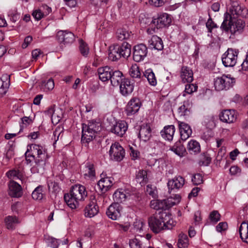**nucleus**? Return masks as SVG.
<instances>
[{
    "label": "nucleus",
    "instance_id": "f257e3e1",
    "mask_svg": "<svg viewBox=\"0 0 248 248\" xmlns=\"http://www.w3.org/2000/svg\"><path fill=\"white\" fill-rule=\"evenodd\" d=\"M30 150L31 153V155L29 149L25 154H28V156L30 155L34 158V165L31 168V171L34 173L42 172L48 157L46 150L43 146L35 144L30 146Z\"/></svg>",
    "mask_w": 248,
    "mask_h": 248
},
{
    "label": "nucleus",
    "instance_id": "f03ea898",
    "mask_svg": "<svg viewBox=\"0 0 248 248\" xmlns=\"http://www.w3.org/2000/svg\"><path fill=\"white\" fill-rule=\"evenodd\" d=\"M87 196V192L84 186L76 185L73 186L69 193L65 194L64 199L67 205L72 209L77 208L79 202L84 200Z\"/></svg>",
    "mask_w": 248,
    "mask_h": 248
},
{
    "label": "nucleus",
    "instance_id": "7ed1b4c3",
    "mask_svg": "<svg viewBox=\"0 0 248 248\" xmlns=\"http://www.w3.org/2000/svg\"><path fill=\"white\" fill-rule=\"evenodd\" d=\"M235 18V16L232 17L230 13L226 12L224 14L223 21L220 29L226 32L230 31L232 34L241 32L245 26V23L241 19Z\"/></svg>",
    "mask_w": 248,
    "mask_h": 248
},
{
    "label": "nucleus",
    "instance_id": "20e7f679",
    "mask_svg": "<svg viewBox=\"0 0 248 248\" xmlns=\"http://www.w3.org/2000/svg\"><path fill=\"white\" fill-rule=\"evenodd\" d=\"M167 218L166 211H160L149 217L148 224L150 229L155 233H158L164 230V219Z\"/></svg>",
    "mask_w": 248,
    "mask_h": 248
},
{
    "label": "nucleus",
    "instance_id": "39448f33",
    "mask_svg": "<svg viewBox=\"0 0 248 248\" xmlns=\"http://www.w3.org/2000/svg\"><path fill=\"white\" fill-rule=\"evenodd\" d=\"M140 20L141 23L145 24L151 22L153 25L156 27V29H160L165 26H168L171 23V19L170 16L166 13H163L158 15L156 18H154L152 20L149 18H146L145 20L142 18V15L140 16Z\"/></svg>",
    "mask_w": 248,
    "mask_h": 248
},
{
    "label": "nucleus",
    "instance_id": "423d86ee",
    "mask_svg": "<svg viewBox=\"0 0 248 248\" xmlns=\"http://www.w3.org/2000/svg\"><path fill=\"white\" fill-rule=\"evenodd\" d=\"M235 82L234 78L230 75H223L214 79V86L217 91L228 90L232 87Z\"/></svg>",
    "mask_w": 248,
    "mask_h": 248
},
{
    "label": "nucleus",
    "instance_id": "0eeeda50",
    "mask_svg": "<svg viewBox=\"0 0 248 248\" xmlns=\"http://www.w3.org/2000/svg\"><path fill=\"white\" fill-rule=\"evenodd\" d=\"M238 51L232 48H228L223 55L222 61L225 67H233L236 63Z\"/></svg>",
    "mask_w": 248,
    "mask_h": 248
},
{
    "label": "nucleus",
    "instance_id": "6e6552de",
    "mask_svg": "<svg viewBox=\"0 0 248 248\" xmlns=\"http://www.w3.org/2000/svg\"><path fill=\"white\" fill-rule=\"evenodd\" d=\"M109 153L111 159L116 161H121L125 155L124 150L118 142L111 145Z\"/></svg>",
    "mask_w": 248,
    "mask_h": 248
},
{
    "label": "nucleus",
    "instance_id": "1a4fd4ad",
    "mask_svg": "<svg viewBox=\"0 0 248 248\" xmlns=\"http://www.w3.org/2000/svg\"><path fill=\"white\" fill-rule=\"evenodd\" d=\"M148 54V48L146 45L140 44L133 48V58L136 62L143 61Z\"/></svg>",
    "mask_w": 248,
    "mask_h": 248
},
{
    "label": "nucleus",
    "instance_id": "9d476101",
    "mask_svg": "<svg viewBox=\"0 0 248 248\" xmlns=\"http://www.w3.org/2000/svg\"><path fill=\"white\" fill-rule=\"evenodd\" d=\"M141 106V103L140 99L134 97L128 103L126 107V113L127 115L131 116L138 112Z\"/></svg>",
    "mask_w": 248,
    "mask_h": 248
},
{
    "label": "nucleus",
    "instance_id": "9b49d317",
    "mask_svg": "<svg viewBox=\"0 0 248 248\" xmlns=\"http://www.w3.org/2000/svg\"><path fill=\"white\" fill-rule=\"evenodd\" d=\"M127 128V124L124 121H120L111 127L110 131L116 135L122 137L125 133Z\"/></svg>",
    "mask_w": 248,
    "mask_h": 248
},
{
    "label": "nucleus",
    "instance_id": "f8f14e48",
    "mask_svg": "<svg viewBox=\"0 0 248 248\" xmlns=\"http://www.w3.org/2000/svg\"><path fill=\"white\" fill-rule=\"evenodd\" d=\"M57 37L59 41L64 44H72L74 42L75 38L74 34L67 31H59L57 33Z\"/></svg>",
    "mask_w": 248,
    "mask_h": 248
},
{
    "label": "nucleus",
    "instance_id": "ddd939ff",
    "mask_svg": "<svg viewBox=\"0 0 248 248\" xmlns=\"http://www.w3.org/2000/svg\"><path fill=\"white\" fill-rule=\"evenodd\" d=\"M121 206L118 203H112L108 208L106 214L112 220H117L121 217Z\"/></svg>",
    "mask_w": 248,
    "mask_h": 248
},
{
    "label": "nucleus",
    "instance_id": "4468645a",
    "mask_svg": "<svg viewBox=\"0 0 248 248\" xmlns=\"http://www.w3.org/2000/svg\"><path fill=\"white\" fill-rule=\"evenodd\" d=\"M178 123L181 139L185 141L191 136L192 132V129L190 126L185 122L178 121Z\"/></svg>",
    "mask_w": 248,
    "mask_h": 248
},
{
    "label": "nucleus",
    "instance_id": "2eb2a0df",
    "mask_svg": "<svg viewBox=\"0 0 248 248\" xmlns=\"http://www.w3.org/2000/svg\"><path fill=\"white\" fill-rule=\"evenodd\" d=\"M230 14L233 17L236 16H246L248 14V10L243 6L240 5L237 2H233L230 8Z\"/></svg>",
    "mask_w": 248,
    "mask_h": 248
},
{
    "label": "nucleus",
    "instance_id": "dca6fc26",
    "mask_svg": "<svg viewBox=\"0 0 248 248\" xmlns=\"http://www.w3.org/2000/svg\"><path fill=\"white\" fill-rule=\"evenodd\" d=\"M170 202V200H168L167 199L163 200H153L150 202V207L155 210L162 209V211H166L167 209L170 208V205L171 202Z\"/></svg>",
    "mask_w": 248,
    "mask_h": 248
},
{
    "label": "nucleus",
    "instance_id": "f3484780",
    "mask_svg": "<svg viewBox=\"0 0 248 248\" xmlns=\"http://www.w3.org/2000/svg\"><path fill=\"white\" fill-rule=\"evenodd\" d=\"M221 121L226 123H232L236 119V115L234 110L226 109L223 110L219 115Z\"/></svg>",
    "mask_w": 248,
    "mask_h": 248
},
{
    "label": "nucleus",
    "instance_id": "a211bd4d",
    "mask_svg": "<svg viewBox=\"0 0 248 248\" xmlns=\"http://www.w3.org/2000/svg\"><path fill=\"white\" fill-rule=\"evenodd\" d=\"M85 216L86 217H92L96 215L99 212V207L96 201L93 199L85 208Z\"/></svg>",
    "mask_w": 248,
    "mask_h": 248
},
{
    "label": "nucleus",
    "instance_id": "6ab92c4d",
    "mask_svg": "<svg viewBox=\"0 0 248 248\" xmlns=\"http://www.w3.org/2000/svg\"><path fill=\"white\" fill-rule=\"evenodd\" d=\"M82 173L85 179L94 180L95 177V170L93 164L87 162L83 167Z\"/></svg>",
    "mask_w": 248,
    "mask_h": 248
},
{
    "label": "nucleus",
    "instance_id": "aec40b11",
    "mask_svg": "<svg viewBox=\"0 0 248 248\" xmlns=\"http://www.w3.org/2000/svg\"><path fill=\"white\" fill-rule=\"evenodd\" d=\"M101 179L98 182L97 185L102 191H106L113 184L114 179L111 177H105L103 173L101 174Z\"/></svg>",
    "mask_w": 248,
    "mask_h": 248
},
{
    "label": "nucleus",
    "instance_id": "412c9836",
    "mask_svg": "<svg viewBox=\"0 0 248 248\" xmlns=\"http://www.w3.org/2000/svg\"><path fill=\"white\" fill-rule=\"evenodd\" d=\"M185 183L184 178L181 176H178L169 180L167 185L169 190H178L183 187Z\"/></svg>",
    "mask_w": 248,
    "mask_h": 248
},
{
    "label": "nucleus",
    "instance_id": "4be33fe9",
    "mask_svg": "<svg viewBox=\"0 0 248 248\" xmlns=\"http://www.w3.org/2000/svg\"><path fill=\"white\" fill-rule=\"evenodd\" d=\"M9 194L12 197H20L22 194V188L20 185L14 181L9 184Z\"/></svg>",
    "mask_w": 248,
    "mask_h": 248
},
{
    "label": "nucleus",
    "instance_id": "5701e85b",
    "mask_svg": "<svg viewBox=\"0 0 248 248\" xmlns=\"http://www.w3.org/2000/svg\"><path fill=\"white\" fill-rule=\"evenodd\" d=\"M133 89L134 85L128 79H124L123 82L120 84V92L124 96L131 94Z\"/></svg>",
    "mask_w": 248,
    "mask_h": 248
},
{
    "label": "nucleus",
    "instance_id": "b1692460",
    "mask_svg": "<svg viewBox=\"0 0 248 248\" xmlns=\"http://www.w3.org/2000/svg\"><path fill=\"white\" fill-rule=\"evenodd\" d=\"M96 136L93 132L88 129L86 127V124H83L82 127L81 142L88 143L91 141Z\"/></svg>",
    "mask_w": 248,
    "mask_h": 248
},
{
    "label": "nucleus",
    "instance_id": "393cba45",
    "mask_svg": "<svg viewBox=\"0 0 248 248\" xmlns=\"http://www.w3.org/2000/svg\"><path fill=\"white\" fill-rule=\"evenodd\" d=\"M113 69L109 66H104L98 69V74L99 79L103 82L109 80Z\"/></svg>",
    "mask_w": 248,
    "mask_h": 248
},
{
    "label": "nucleus",
    "instance_id": "a878e982",
    "mask_svg": "<svg viewBox=\"0 0 248 248\" xmlns=\"http://www.w3.org/2000/svg\"><path fill=\"white\" fill-rule=\"evenodd\" d=\"M175 131V126L173 125L165 126L162 129L160 134L161 136L165 140L171 141Z\"/></svg>",
    "mask_w": 248,
    "mask_h": 248
},
{
    "label": "nucleus",
    "instance_id": "bb28decb",
    "mask_svg": "<svg viewBox=\"0 0 248 248\" xmlns=\"http://www.w3.org/2000/svg\"><path fill=\"white\" fill-rule=\"evenodd\" d=\"M181 78L184 83H190L193 80L192 70L187 66H183L181 69Z\"/></svg>",
    "mask_w": 248,
    "mask_h": 248
},
{
    "label": "nucleus",
    "instance_id": "cd10ccee",
    "mask_svg": "<svg viewBox=\"0 0 248 248\" xmlns=\"http://www.w3.org/2000/svg\"><path fill=\"white\" fill-rule=\"evenodd\" d=\"M148 44L151 48L157 50H162L163 49V43L162 39L156 35H153L148 41Z\"/></svg>",
    "mask_w": 248,
    "mask_h": 248
},
{
    "label": "nucleus",
    "instance_id": "c85d7f7f",
    "mask_svg": "<svg viewBox=\"0 0 248 248\" xmlns=\"http://www.w3.org/2000/svg\"><path fill=\"white\" fill-rule=\"evenodd\" d=\"M10 86V76L8 74L3 75L0 78V94H5Z\"/></svg>",
    "mask_w": 248,
    "mask_h": 248
},
{
    "label": "nucleus",
    "instance_id": "c756f323",
    "mask_svg": "<svg viewBox=\"0 0 248 248\" xmlns=\"http://www.w3.org/2000/svg\"><path fill=\"white\" fill-rule=\"evenodd\" d=\"M129 196L128 193L124 189H120L117 190L113 195L114 203H121L125 201Z\"/></svg>",
    "mask_w": 248,
    "mask_h": 248
},
{
    "label": "nucleus",
    "instance_id": "7c9ffc66",
    "mask_svg": "<svg viewBox=\"0 0 248 248\" xmlns=\"http://www.w3.org/2000/svg\"><path fill=\"white\" fill-rule=\"evenodd\" d=\"M111 75V78L109 80L113 86H117L123 82V74L120 71L113 69Z\"/></svg>",
    "mask_w": 248,
    "mask_h": 248
},
{
    "label": "nucleus",
    "instance_id": "2f4dec72",
    "mask_svg": "<svg viewBox=\"0 0 248 248\" xmlns=\"http://www.w3.org/2000/svg\"><path fill=\"white\" fill-rule=\"evenodd\" d=\"M151 137V129L148 125H142L141 126L139 131V137L143 141H148Z\"/></svg>",
    "mask_w": 248,
    "mask_h": 248
},
{
    "label": "nucleus",
    "instance_id": "473e14b6",
    "mask_svg": "<svg viewBox=\"0 0 248 248\" xmlns=\"http://www.w3.org/2000/svg\"><path fill=\"white\" fill-rule=\"evenodd\" d=\"M239 233L243 242L248 244V222L243 221L241 224Z\"/></svg>",
    "mask_w": 248,
    "mask_h": 248
},
{
    "label": "nucleus",
    "instance_id": "72a5a7b5",
    "mask_svg": "<svg viewBox=\"0 0 248 248\" xmlns=\"http://www.w3.org/2000/svg\"><path fill=\"white\" fill-rule=\"evenodd\" d=\"M191 104L189 100H186L183 102V104L178 108V113L180 116L188 115L190 112Z\"/></svg>",
    "mask_w": 248,
    "mask_h": 248
},
{
    "label": "nucleus",
    "instance_id": "f704fd0d",
    "mask_svg": "<svg viewBox=\"0 0 248 248\" xmlns=\"http://www.w3.org/2000/svg\"><path fill=\"white\" fill-rule=\"evenodd\" d=\"M187 149L189 154L195 155L200 152L201 146L197 141L191 140L188 142Z\"/></svg>",
    "mask_w": 248,
    "mask_h": 248
},
{
    "label": "nucleus",
    "instance_id": "c9c22d12",
    "mask_svg": "<svg viewBox=\"0 0 248 248\" xmlns=\"http://www.w3.org/2000/svg\"><path fill=\"white\" fill-rule=\"evenodd\" d=\"M122 57L126 58L131 54V46L126 42H124L121 46L117 45Z\"/></svg>",
    "mask_w": 248,
    "mask_h": 248
},
{
    "label": "nucleus",
    "instance_id": "e433bc0d",
    "mask_svg": "<svg viewBox=\"0 0 248 248\" xmlns=\"http://www.w3.org/2000/svg\"><path fill=\"white\" fill-rule=\"evenodd\" d=\"M117 45H113L109 47V52L108 53V59L111 61L115 62L119 60L122 58Z\"/></svg>",
    "mask_w": 248,
    "mask_h": 248
},
{
    "label": "nucleus",
    "instance_id": "4c0bfd02",
    "mask_svg": "<svg viewBox=\"0 0 248 248\" xmlns=\"http://www.w3.org/2000/svg\"><path fill=\"white\" fill-rule=\"evenodd\" d=\"M143 75L147 78L151 85L155 86L156 85V79L152 69L149 68L146 70L143 73Z\"/></svg>",
    "mask_w": 248,
    "mask_h": 248
},
{
    "label": "nucleus",
    "instance_id": "58836bf2",
    "mask_svg": "<svg viewBox=\"0 0 248 248\" xmlns=\"http://www.w3.org/2000/svg\"><path fill=\"white\" fill-rule=\"evenodd\" d=\"M136 179L141 185L145 184L148 180L147 172L144 170H139L136 174Z\"/></svg>",
    "mask_w": 248,
    "mask_h": 248
},
{
    "label": "nucleus",
    "instance_id": "ea45409f",
    "mask_svg": "<svg viewBox=\"0 0 248 248\" xmlns=\"http://www.w3.org/2000/svg\"><path fill=\"white\" fill-rule=\"evenodd\" d=\"M129 75L133 79H140L141 76L139 67L136 64H133L129 69Z\"/></svg>",
    "mask_w": 248,
    "mask_h": 248
},
{
    "label": "nucleus",
    "instance_id": "a19ab883",
    "mask_svg": "<svg viewBox=\"0 0 248 248\" xmlns=\"http://www.w3.org/2000/svg\"><path fill=\"white\" fill-rule=\"evenodd\" d=\"M5 222L8 229H13L15 225L20 221L16 216H9L5 218Z\"/></svg>",
    "mask_w": 248,
    "mask_h": 248
},
{
    "label": "nucleus",
    "instance_id": "79ce46f5",
    "mask_svg": "<svg viewBox=\"0 0 248 248\" xmlns=\"http://www.w3.org/2000/svg\"><path fill=\"white\" fill-rule=\"evenodd\" d=\"M131 35V32L124 29H118L116 32V37L120 41L128 39Z\"/></svg>",
    "mask_w": 248,
    "mask_h": 248
},
{
    "label": "nucleus",
    "instance_id": "37998d69",
    "mask_svg": "<svg viewBox=\"0 0 248 248\" xmlns=\"http://www.w3.org/2000/svg\"><path fill=\"white\" fill-rule=\"evenodd\" d=\"M86 127L96 135L101 130V124L93 121L89 122L88 124H86Z\"/></svg>",
    "mask_w": 248,
    "mask_h": 248
},
{
    "label": "nucleus",
    "instance_id": "c03bdc74",
    "mask_svg": "<svg viewBox=\"0 0 248 248\" xmlns=\"http://www.w3.org/2000/svg\"><path fill=\"white\" fill-rule=\"evenodd\" d=\"M177 245L179 248H186L188 247V239L186 234L182 233L179 234Z\"/></svg>",
    "mask_w": 248,
    "mask_h": 248
},
{
    "label": "nucleus",
    "instance_id": "a18cd8bd",
    "mask_svg": "<svg viewBox=\"0 0 248 248\" xmlns=\"http://www.w3.org/2000/svg\"><path fill=\"white\" fill-rule=\"evenodd\" d=\"M166 213L167 214V217L163 218L165 223L164 230H170L172 229V228L176 225V223L170 217V215L168 212L166 211Z\"/></svg>",
    "mask_w": 248,
    "mask_h": 248
},
{
    "label": "nucleus",
    "instance_id": "49530a36",
    "mask_svg": "<svg viewBox=\"0 0 248 248\" xmlns=\"http://www.w3.org/2000/svg\"><path fill=\"white\" fill-rule=\"evenodd\" d=\"M171 151L178 156L182 157L184 155L186 150L182 145L176 143L171 147Z\"/></svg>",
    "mask_w": 248,
    "mask_h": 248
},
{
    "label": "nucleus",
    "instance_id": "de8ad7c7",
    "mask_svg": "<svg viewBox=\"0 0 248 248\" xmlns=\"http://www.w3.org/2000/svg\"><path fill=\"white\" fill-rule=\"evenodd\" d=\"M43 187L41 186H37L32 193V197L35 200H41L43 199L44 194L43 193Z\"/></svg>",
    "mask_w": 248,
    "mask_h": 248
},
{
    "label": "nucleus",
    "instance_id": "09e8293b",
    "mask_svg": "<svg viewBox=\"0 0 248 248\" xmlns=\"http://www.w3.org/2000/svg\"><path fill=\"white\" fill-rule=\"evenodd\" d=\"M6 175L10 179L21 180L22 174L19 170H11L7 172Z\"/></svg>",
    "mask_w": 248,
    "mask_h": 248
},
{
    "label": "nucleus",
    "instance_id": "8fccbe9b",
    "mask_svg": "<svg viewBox=\"0 0 248 248\" xmlns=\"http://www.w3.org/2000/svg\"><path fill=\"white\" fill-rule=\"evenodd\" d=\"M42 86L46 92L49 91L53 89L54 87V82L52 78H50L47 81H43L42 82Z\"/></svg>",
    "mask_w": 248,
    "mask_h": 248
},
{
    "label": "nucleus",
    "instance_id": "3c124183",
    "mask_svg": "<svg viewBox=\"0 0 248 248\" xmlns=\"http://www.w3.org/2000/svg\"><path fill=\"white\" fill-rule=\"evenodd\" d=\"M46 242L48 246L53 248H57L60 244V240L55 238L48 236L46 238Z\"/></svg>",
    "mask_w": 248,
    "mask_h": 248
},
{
    "label": "nucleus",
    "instance_id": "603ef678",
    "mask_svg": "<svg viewBox=\"0 0 248 248\" xmlns=\"http://www.w3.org/2000/svg\"><path fill=\"white\" fill-rule=\"evenodd\" d=\"M79 50L82 55L84 57H87L89 53L88 46L82 40L79 41Z\"/></svg>",
    "mask_w": 248,
    "mask_h": 248
},
{
    "label": "nucleus",
    "instance_id": "864d4df0",
    "mask_svg": "<svg viewBox=\"0 0 248 248\" xmlns=\"http://www.w3.org/2000/svg\"><path fill=\"white\" fill-rule=\"evenodd\" d=\"M198 86L194 84H187L186 85L185 93L184 96L186 95L185 93L191 94L193 92L197 90Z\"/></svg>",
    "mask_w": 248,
    "mask_h": 248
},
{
    "label": "nucleus",
    "instance_id": "5fc2aeb1",
    "mask_svg": "<svg viewBox=\"0 0 248 248\" xmlns=\"http://www.w3.org/2000/svg\"><path fill=\"white\" fill-rule=\"evenodd\" d=\"M47 186L49 191L56 192H59L60 190L58 183L52 181H49L47 182Z\"/></svg>",
    "mask_w": 248,
    "mask_h": 248
},
{
    "label": "nucleus",
    "instance_id": "6e6d98bb",
    "mask_svg": "<svg viewBox=\"0 0 248 248\" xmlns=\"http://www.w3.org/2000/svg\"><path fill=\"white\" fill-rule=\"evenodd\" d=\"M129 244L131 248H142L140 241L136 238L130 239Z\"/></svg>",
    "mask_w": 248,
    "mask_h": 248
},
{
    "label": "nucleus",
    "instance_id": "4d7b16f0",
    "mask_svg": "<svg viewBox=\"0 0 248 248\" xmlns=\"http://www.w3.org/2000/svg\"><path fill=\"white\" fill-rule=\"evenodd\" d=\"M53 135L55 141L54 144H55L56 142V141L59 140V137L61 135H63V128L60 126L57 127L54 131L53 132Z\"/></svg>",
    "mask_w": 248,
    "mask_h": 248
},
{
    "label": "nucleus",
    "instance_id": "13d9d810",
    "mask_svg": "<svg viewBox=\"0 0 248 248\" xmlns=\"http://www.w3.org/2000/svg\"><path fill=\"white\" fill-rule=\"evenodd\" d=\"M204 123L207 128L212 129L215 126L214 118L213 116H208L205 118Z\"/></svg>",
    "mask_w": 248,
    "mask_h": 248
},
{
    "label": "nucleus",
    "instance_id": "bf43d9fd",
    "mask_svg": "<svg viewBox=\"0 0 248 248\" xmlns=\"http://www.w3.org/2000/svg\"><path fill=\"white\" fill-rule=\"evenodd\" d=\"M192 181L195 185H199L202 183L203 179L202 175L200 173L195 174L192 178Z\"/></svg>",
    "mask_w": 248,
    "mask_h": 248
},
{
    "label": "nucleus",
    "instance_id": "052dcab7",
    "mask_svg": "<svg viewBox=\"0 0 248 248\" xmlns=\"http://www.w3.org/2000/svg\"><path fill=\"white\" fill-rule=\"evenodd\" d=\"M143 222L141 220H136L134 222L133 227L134 230L136 232H140L141 231L143 230Z\"/></svg>",
    "mask_w": 248,
    "mask_h": 248
},
{
    "label": "nucleus",
    "instance_id": "680f3d73",
    "mask_svg": "<svg viewBox=\"0 0 248 248\" xmlns=\"http://www.w3.org/2000/svg\"><path fill=\"white\" fill-rule=\"evenodd\" d=\"M209 217L212 222L216 223L220 219V214L217 211H213L210 213Z\"/></svg>",
    "mask_w": 248,
    "mask_h": 248
},
{
    "label": "nucleus",
    "instance_id": "e2e57ef3",
    "mask_svg": "<svg viewBox=\"0 0 248 248\" xmlns=\"http://www.w3.org/2000/svg\"><path fill=\"white\" fill-rule=\"evenodd\" d=\"M181 199V197L179 195H175L174 197H170L168 198H167L168 200H170V202L172 203H170V207H171L172 206L178 203Z\"/></svg>",
    "mask_w": 248,
    "mask_h": 248
},
{
    "label": "nucleus",
    "instance_id": "0e129e2a",
    "mask_svg": "<svg viewBox=\"0 0 248 248\" xmlns=\"http://www.w3.org/2000/svg\"><path fill=\"white\" fill-rule=\"evenodd\" d=\"M23 204L20 202H16L13 203L11 206V209L13 212L18 213L22 209Z\"/></svg>",
    "mask_w": 248,
    "mask_h": 248
},
{
    "label": "nucleus",
    "instance_id": "69168bd1",
    "mask_svg": "<svg viewBox=\"0 0 248 248\" xmlns=\"http://www.w3.org/2000/svg\"><path fill=\"white\" fill-rule=\"evenodd\" d=\"M206 26L208 30V31L210 32H212L213 29L217 28V25L213 22L211 18L207 20L206 23Z\"/></svg>",
    "mask_w": 248,
    "mask_h": 248
},
{
    "label": "nucleus",
    "instance_id": "338daca9",
    "mask_svg": "<svg viewBox=\"0 0 248 248\" xmlns=\"http://www.w3.org/2000/svg\"><path fill=\"white\" fill-rule=\"evenodd\" d=\"M228 228V224L226 222H220L216 226V230L217 232H221L226 231Z\"/></svg>",
    "mask_w": 248,
    "mask_h": 248
},
{
    "label": "nucleus",
    "instance_id": "774afa93",
    "mask_svg": "<svg viewBox=\"0 0 248 248\" xmlns=\"http://www.w3.org/2000/svg\"><path fill=\"white\" fill-rule=\"evenodd\" d=\"M32 16L36 20H39L44 17V15L41 10L38 9L33 12Z\"/></svg>",
    "mask_w": 248,
    "mask_h": 248
}]
</instances>
